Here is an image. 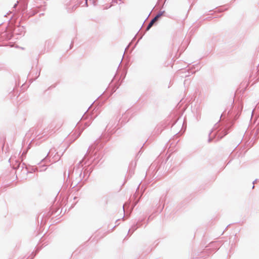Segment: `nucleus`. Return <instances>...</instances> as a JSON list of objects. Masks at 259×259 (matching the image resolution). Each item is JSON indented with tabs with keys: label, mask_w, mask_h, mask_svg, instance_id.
Returning <instances> with one entry per match:
<instances>
[{
	"label": "nucleus",
	"mask_w": 259,
	"mask_h": 259,
	"mask_svg": "<svg viewBox=\"0 0 259 259\" xmlns=\"http://www.w3.org/2000/svg\"><path fill=\"white\" fill-rule=\"evenodd\" d=\"M161 15H157L155 17H154L149 23V25L147 26V30H149L154 24V23L158 20V19L160 17Z\"/></svg>",
	"instance_id": "nucleus-1"
},
{
	"label": "nucleus",
	"mask_w": 259,
	"mask_h": 259,
	"mask_svg": "<svg viewBox=\"0 0 259 259\" xmlns=\"http://www.w3.org/2000/svg\"><path fill=\"white\" fill-rule=\"evenodd\" d=\"M40 249H41V248H39L37 247L35 251V253L34 254H33V252H32V254H31L32 256L31 257V258L30 259H33L34 257V256H35L36 254L39 251V250Z\"/></svg>",
	"instance_id": "nucleus-2"
},
{
	"label": "nucleus",
	"mask_w": 259,
	"mask_h": 259,
	"mask_svg": "<svg viewBox=\"0 0 259 259\" xmlns=\"http://www.w3.org/2000/svg\"><path fill=\"white\" fill-rule=\"evenodd\" d=\"M227 245H228V247H230L231 248H232V246H233V244H230V243H228V244H226Z\"/></svg>",
	"instance_id": "nucleus-3"
}]
</instances>
